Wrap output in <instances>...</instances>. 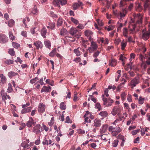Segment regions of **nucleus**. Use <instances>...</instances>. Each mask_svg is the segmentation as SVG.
I'll return each mask as SVG.
<instances>
[{"instance_id":"obj_62","label":"nucleus","mask_w":150,"mask_h":150,"mask_svg":"<svg viewBox=\"0 0 150 150\" xmlns=\"http://www.w3.org/2000/svg\"><path fill=\"white\" fill-rule=\"evenodd\" d=\"M139 58L142 61L143 60V59L146 58V55L145 54L144 56L142 55V54H140L139 55Z\"/></svg>"},{"instance_id":"obj_43","label":"nucleus","mask_w":150,"mask_h":150,"mask_svg":"<svg viewBox=\"0 0 150 150\" xmlns=\"http://www.w3.org/2000/svg\"><path fill=\"white\" fill-rule=\"evenodd\" d=\"M39 80V78L38 77H35V78L31 80L30 81V82L31 83H35V82H37L38 80Z\"/></svg>"},{"instance_id":"obj_42","label":"nucleus","mask_w":150,"mask_h":150,"mask_svg":"<svg viewBox=\"0 0 150 150\" xmlns=\"http://www.w3.org/2000/svg\"><path fill=\"white\" fill-rule=\"evenodd\" d=\"M56 52V49H53L52 52L49 54V55L50 56L53 57L54 55Z\"/></svg>"},{"instance_id":"obj_40","label":"nucleus","mask_w":150,"mask_h":150,"mask_svg":"<svg viewBox=\"0 0 150 150\" xmlns=\"http://www.w3.org/2000/svg\"><path fill=\"white\" fill-rule=\"evenodd\" d=\"M9 35L10 39L12 40H13L15 39V36H14L12 32L10 31L9 33Z\"/></svg>"},{"instance_id":"obj_38","label":"nucleus","mask_w":150,"mask_h":150,"mask_svg":"<svg viewBox=\"0 0 150 150\" xmlns=\"http://www.w3.org/2000/svg\"><path fill=\"white\" fill-rule=\"evenodd\" d=\"M8 88L7 90V91L8 93H11L13 90V89L12 88V85L11 83H8Z\"/></svg>"},{"instance_id":"obj_50","label":"nucleus","mask_w":150,"mask_h":150,"mask_svg":"<svg viewBox=\"0 0 150 150\" xmlns=\"http://www.w3.org/2000/svg\"><path fill=\"white\" fill-rule=\"evenodd\" d=\"M5 63L8 65L12 64L13 63V60L10 59H8L5 61Z\"/></svg>"},{"instance_id":"obj_41","label":"nucleus","mask_w":150,"mask_h":150,"mask_svg":"<svg viewBox=\"0 0 150 150\" xmlns=\"http://www.w3.org/2000/svg\"><path fill=\"white\" fill-rule=\"evenodd\" d=\"M8 53L11 56H13L15 54V52L13 49H11L8 51Z\"/></svg>"},{"instance_id":"obj_39","label":"nucleus","mask_w":150,"mask_h":150,"mask_svg":"<svg viewBox=\"0 0 150 150\" xmlns=\"http://www.w3.org/2000/svg\"><path fill=\"white\" fill-rule=\"evenodd\" d=\"M44 130H45L46 132H47L48 131L49 128L45 125L43 124L42 125V126L41 127V130L42 131Z\"/></svg>"},{"instance_id":"obj_8","label":"nucleus","mask_w":150,"mask_h":150,"mask_svg":"<svg viewBox=\"0 0 150 150\" xmlns=\"http://www.w3.org/2000/svg\"><path fill=\"white\" fill-rule=\"evenodd\" d=\"M45 105L43 103H39L38 108V112L40 114L43 113L45 111Z\"/></svg>"},{"instance_id":"obj_3","label":"nucleus","mask_w":150,"mask_h":150,"mask_svg":"<svg viewBox=\"0 0 150 150\" xmlns=\"http://www.w3.org/2000/svg\"><path fill=\"white\" fill-rule=\"evenodd\" d=\"M102 100L103 102V105L105 107L111 106L113 102V100L110 98H107L104 96H102Z\"/></svg>"},{"instance_id":"obj_55","label":"nucleus","mask_w":150,"mask_h":150,"mask_svg":"<svg viewBox=\"0 0 150 150\" xmlns=\"http://www.w3.org/2000/svg\"><path fill=\"white\" fill-rule=\"evenodd\" d=\"M108 90L106 89L104 91V94L102 96H104V97H105V96L108 97L109 95L108 94Z\"/></svg>"},{"instance_id":"obj_2","label":"nucleus","mask_w":150,"mask_h":150,"mask_svg":"<svg viewBox=\"0 0 150 150\" xmlns=\"http://www.w3.org/2000/svg\"><path fill=\"white\" fill-rule=\"evenodd\" d=\"M120 112L121 109L119 106H115L113 108L111 113L113 115H115L117 114L118 116L117 118L115 120V122L122 120V117L120 113Z\"/></svg>"},{"instance_id":"obj_54","label":"nucleus","mask_w":150,"mask_h":150,"mask_svg":"<svg viewBox=\"0 0 150 150\" xmlns=\"http://www.w3.org/2000/svg\"><path fill=\"white\" fill-rule=\"evenodd\" d=\"M12 45L14 47L16 48H18L20 46L16 42H13L12 43Z\"/></svg>"},{"instance_id":"obj_29","label":"nucleus","mask_w":150,"mask_h":150,"mask_svg":"<svg viewBox=\"0 0 150 150\" xmlns=\"http://www.w3.org/2000/svg\"><path fill=\"white\" fill-rule=\"evenodd\" d=\"M122 27V23H119V21H118L117 24V32H121V28Z\"/></svg>"},{"instance_id":"obj_60","label":"nucleus","mask_w":150,"mask_h":150,"mask_svg":"<svg viewBox=\"0 0 150 150\" xmlns=\"http://www.w3.org/2000/svg\"><path fill=\"white\" fill-rule=\"evenodd\" d=\"M118 142V141L117 140H115L112 143L113 146L114 147H116L117 146V145Z\"/></svg>"},{"instance_id":"obj_22","label":"nucleus","mask_w":150,"mask_h":150,"mask_svg":"<svg viewBox=\"0 0 150 150\" xmlns=\"http://www.w3.org/2000/svg\"><path fill=\"white\" fill-rule=\"evenodd\" d=\"M44 43L46 47L49 49H50L51 47V43L49 40H45L44 41Z\"/></svg>"},{"instance_id":"obj_5","label":"nucleus","mask_w":150,"mask_h":150,"mask_svg":"<svg viewBox=\"0 0 150 150\" xmlns=\"http://www.w3.org/2000/svg\"><path fill=\"white\" fill-rule=\"evenodd\" d=\"M69 33L72 36L76 37L77 36L78 38V36H79L80 34L79 31L76 28L73 27L71 28Z\"/></svg>"},{"instance_id":"obj_19","label":"nucleus","mask_w":150,"mask_h":150,"mask_svg":"<svg viewBox=\"0 0 150 150\" xmlns=\"http://www.w3.org/2000/svg\"><path fill=\"white\" fill-rule=\"evenodd\" d=\"M108 125H103L102 128L100 129V134H102L105 133L107 130Z\"/></svg>"},{"instance_id":"obj_7","label":"nucleus","mask_w":150,"mask_h":150,"mask_svg":"<svg viewBox=\"0 0 150 150\" xmlns=\"http://www.w3.org/2000/svg\"><path fill=\"white\" fill-rule=\"evenodd\" d=\"M91 42V46L88 48V50L90 52H91V51L92 50L93 51L96 50L98 47V45L96 43V42L92 40L91 41H90Z\"/></svg>"},{"instance_id":"obj_20","label":"nucleus","mask_w":150,"mask_h":150,"mask_svg":"<svg viewBox=\"0 0 150 150\" xmlns=\"http://www.w3.org/2000/svg\"><path fill=\"white\" fill-rule=\"evenodd\" d=\"M31 107H28L27 108H24L22 110L21 113L22 114L25 113L30 112L31 111Z\"/></svg>"},{"instance_id":"obj_53","label":"nucleus","mask_w":150,"mask_h":150,"mask_svg":"<svg viewBox=\"0 0 150 150\" xmlns=\"http://www.w3.org/2000/svg\"><path fill=\"white\" fill-rule=\"evenodd\" d=\"M100 52L99 51H97L96 52H95L93 55V57L94 58H96L98 56L99 54L100 53Z\"/></svg>"},{"instance_id":"obj_1","label":"nucleus","mask_w":150,"mask_h":150,"mask_svg":"<svg viewBox=\"0 0 150 150\" xmlns=\"http://www.w3.org/2000/svg\"><path fill=\"white\" fill-rule=\"evenodd\" d=\"M133 16L134 21H136V24H131L129 26V30L131 31V33L134 34L135 32V28L136 26L138 25L140 26L142 23V16L140 13H134Z\"/></svg>"},{"instance_id":"obj_21","label":"nucleus","mask_w":150,"mask_h":150,"mask_svg":"<svg viewBox=\"0 0 150 150\" xmlns=\"http://www.w3.org/2000/svg\"><path fill=\"white\" fill-rule=\"evenodd\" d=\"M47 33V30L45 28H43L41 30V35L44 38H46L45 35Z\"/></svg>"},{"instance_id":"obj_23","label":"nucleus","mask_w":150,"mask_h":150,"mask_svg":"<svg viewBox=\"0 0 150 150\" xmlns=\"http://www.w3.org/2000/svg\"><path fill=\"white\" fill-rule=\"evenodd\" d=\"M1 95L3 100L5 101L7 98L10 99V97L6 93H1Z\"/></svg>"},{"instance_id":"obj_63","label":"nucleus","mask_w":150,"mask_h":150,"mask_svg":"<svg viewBox=\"0 0 150 150\" xmlns=\"http://www.w3.org/2000/svg\"><path fill=\"white\" fill-rule=\"evenodd\" d=\"M122 88V83H121L118 86L117 88L116 91L118 92H120L121 90V88Z\"/></svg>"},{"instance_id":"obj_47","label":"nucleus","mask_w":150,"mask_h":150,"mask_svg":"<svg viewBox=\"0 0 150 150\" xmlns=\"http://www.w3.org/2000/svg\"><path fill=\"white\" fill-rule=\"evenodd\" d=\"M14 23V20L13 19L10 20L8 22V25L10 27H12Z\"/></svg>"},{"instance_id":"obj_58","label":"nucleus","mask_w":150,"mask_h":150,"mask_svg":"<svg viewBox=\"0 0 150 150\" xmlns=\"http://www.w3.org/2000/svg\"><path fill=\"white\" fill-rule=\"evenodd\" d=\"M54 117H53L51 118L50 122H48V124L49 125L52 126L54 124Z\"/></svg>"},{"instance_id":"obj_45","label":"nucleus","mask_w":150,"mask_h":150,"mask_svg":"<svg viewBox=\"0 0 150 150\" xmlns=\"http://www.w3.org/2000/svg\"><path fill=\"white\" fill-rule=\"evenodd\" d=\"M127 33H128L127 29L126 28H123V35L126 37H128V36L127 35Z\"/></svg>"},{"instance_id":"obj_13","label":"nucleus","mask_w":150,"mask_h":150,"mask_svg":"<svg viewBox=\"0 0 150 150\" xmlns=\"http://www.w3.org/2000/svg\"><path fill=\"white\" fill-rule=\"evenodd\" d=\"M40 125L38 124L36 125L33 129V132L36 133L37 134H38L40 133Z\"/></svg>"},{"instance_id":"obj_44","label":"nucleus","mask_w":150,"mask_h":150,"mask_svg":"<svg viewBox=\"0 0 150 150\" xmlns=\"http://www.w3.org/2000/svg\"><path fill=\"white\" fill-rule=\"evenodd\" d=\"M95 108H96L98 109L99 111L100 110L102 109L101 105L99 103H96L95 105Z\"/></svg>"},{"instance_id":"obj_61","label":"nucleus","mask_w":150,"mask_h":150,"mask_svg":"<svg viewBox=\"0 0 150 150\" xmlns=\"http://www.w3.org/2000/svg\"><path fill=\"white\" fill-rule=\"evenodd\" d=\"M65 122L67 123H71V121L69 118V116H68L66 118Z\"/></svg>"},{"instance_id":"obj_52","label":"nucleus","mask_w":150,"mask_h":150,"mask_svg":"<svg viewBox=\"0 0 150 150\" xmlns=\"http://www.w3.org/2000/svg\"><path fill=\"white\" fill-rule=\"evenodd\" d=\"M74 52L76 54L77 56H79L80 55V52L78 49H75L74 50Z\"/></svg>"},{"instance_id":"obj_51","label":"nucleus","mask_w":150,"mask_h":150,"mask_svg":"<svg viewBox=\"0 0 150 150\" xmlns=\"http://www.w3.org/2000/svg\"><path fill=\"white\" fill-rule=\"evenodd\" d=\"M71 20L72 22L75 24L77 25L79 23V21H78L73 17H71Z\"/></svg>"},{"instance_id":"obj_25","label":"nucleus","mask_w":150,"mask_h":150,"mask_svg":"<svg viewBox=\"0 0 150 150\" xmlns=\"http://www.w3.org/2000/svg\"><path fill=\"white\" fill-rule=\"evenodd\" d=\"M132 62H130L129 63L127 64L126 67L125 68V69L128 71L129 70H131L132 69Z\"/></svg>"},{"instance_id":"obj_10","label":"nucleus","mask_w":150,"mask_h":150,"mask_svg":"<svg viewBox=\"0 0 150 150\" xmlns=\"http://www.w3.org/2000/svg\"><path fill=\"white\" fill-rule=\"evenodd\" d=\"M113 14L114 16L120 18L121 20L122 18V12L117 10H113Z\"/></svg>"},{"instance_id":"obj_35","label":"nucleus","mask_w":150,"mask_h":150,"mask_svg":"<svg viewBox=\"0 0 150 150\" xmlns=\"http://www.w3.org/2000/svg\"><path fill=\"white\" fill-rule=\"evenodd\" d=\"M99 115L103 117H105L107 116L108 113L106 111H101L99 113Z\"/></svg>"},{"instance_id":"obj_24","label":"nucleus","mask_w":150,"mask_h":150,"mask_svg":"<svg viewBox=\"0 0 150 150\" xmlns=\"http://www.w3.org/2000/svg\"><path fill=\"white\" fill-rule=\"evenodd\" d=\"M28 140H26L25 141H24L21 144V146L22 147H23L24 148H27L28 146Z\"/></svg>"},{"instance_id":"obj_4","label":"nucleus","mask_w":150,"mask_h":150,"mask_svg":"<svg viewBox=\"0 0 150 150\" xmlns=\"http://www.w3.org/2000/svg\"><path fill=\"white\" fill-rule=\"evenodd\" d=\"M67 2L66 0H54L53 1V4L55 6H59L60 4L62 6L64 5Z\"/></svg>"},{"instance_id":"obj_37","label":"nucleus","mask_w":150,"mask_h":150,"mask_svg":"<svg viewBox=\"0 0 150 150\" xmlns=\"http://www.w3.org/2000/svg\"><path fill=\"white\" fill-rule=\"evenodd\" d=\"M136 10L139 11H140L142 9V7L140 4L137 3H136Z\"/></svg>"},{"instance_id":"obj_16","label":"nucleus","mask_w":150,"mask_h":150,"mask_svg":"<svg viewBox=\"0 0 150 150\" xmlns=\"http://www.w3.org/2000/svg\"><path fill=\"white\" fill-rule=\"evenodd\" d=\"M94 126L96 127H100L101 125V121L99 119H95L94 120Z\"/></svg>"},{"instance_id":"obj_30","label":"nucleus","mask_w":150,"mask_h":150,"mask_svg":"<svg viewBox=\"0 0 150 150\" xmlns=\"http://www.w3.org/2000/svg\"><path fill=\"white\" fill-rule=\"evenodd\" d=\"M121 70H118L117 72V76L115 78V81L117 82V81L119 79V78L121 76Z\"/></svg>"},{"instance_id":"obj_12","label":"nucleus","mask_w":150,"mask_h":150,"mask_svg":"<svg viewBox=\"0 0 150 150\" xmlns=\"http://www.w3.org/2000/svg\"><path fill=\"white\" fill-rule=\"evenodd\" d=\"M35 123L36 122H34L33 118L32 117H30L29 120L26 123V125L28 127H30L32 126V125H34Z\"/></svg>"},{"instance_id":"obj_27","label":"nucleus","mask_w":150,"mask_h":150,"mask_svg":"<svg viewBox=\"0 0 150 150\" xmlns=\"http://www.w3.org/2000/svg\"><path fill=\"white\" fill-rule=\"evenodd\" d=\"M17 74V73L12 71L9 72L8 74V76L10 78H12Z\"/></svg>"},{"instance_id":"obj_48","label":"nucleus","mask_w":150,"mask_h":150,"mask_svg":"<svg viewBox=\"0 0 150 150\" xmlns=\"http://www.w3.org/2000/svg\"><path fill=\"white\" fill-rule=\"evenodd\" d=\"M145 99L144 98H142L141 97H139V104H142L144 103V101Z\"/></svg>"},{"instance_id":"obj_11","label":"nucleus","mask_w":150,"mask_h":150,"mask_svg":"<svg viewBox=\"0 0 150 150\" xmlns=\"http://www.w3.org/2000/svg\"><path fill=\"white\" fill-rule=\"evenodd\" d=\"M8 41V38L4 34H0V42L5 43Z\"/></svg>"},{"instance_id":"obj_6","label":"nucleus","mask_w":150,"mask_h":150,"mask_svg":"<svg viewBox=\"0 0 150 150\" xmlns=\"http://www.w3.org/2000/svg\"><path fill=\"white\" fill-rule=\"evenodd\" d=\"M139 82V78L135 77L132 79L130 83V84L131 87L133 88L136 86L137 84H138Z\"/></svg>"},{"instance_id":"obj_33","label":"nucleus","mask_w":150,"mask_h":150,"mask_svg":"<svg viewBox=\"0 0 150 150\" xmlns=\"http://www.w3.org/2000/svg\"><path fill=\"white\" fill-rule=\"evenodd\" d=\"M38 11L37 9V7L35 6L32 9L31 13L34 15H36L38 13Z\"/></svg>"},{"instance_id":"obj_56","label":"nucleus","mask_w":150,"mask_h":150,"mask_svg":"<svg viewBox=\"0 0 150 150\" xmlns=\"http://www.w3.org/2000/svg\"><path fill=\"white\" fill-rule=\"evenodd\" d=\"M116 62L115 61L113 60H112L111 62H110V65L112 67H114L116 65Z\"/></svg>"},{"instance_id":"obj_36","label":"nucleus","mask_w":150,"mask_h":150,"mask_svg":"<svg viewBox=\"0 0 150 150\" xmlns=\"http://www.w3.org/2000/svg\"><path fill=\"white\" fill-rule=\"evenodd\" d=\"M66 105L64 102H62L60 104V108L62 110H64L66 109Z\"/></svg>"},{"instance_id":"obj_17","label":"nucleus","mask_w":150,"mask_h":150,"mask_svg":"<svg viewBox=\"0 0 150 150\" xmlns=\"http://www.w3.org/2000/svg\"><path fill=\"white\" fill-rule=\"evenodd\" d=\"M34 44L38 49L39 48L42 49V48L43 44L40 41H36L34 43Z\"/></svg>"},{"instance_id":"obj_34","label":"nucleus","mask_w":150,"mask_h":150,"mask_svg":"<svg viewBox=\"0 0 150 150\" xmlns=\"http://www.w3.org/2000/svg\"><path fill=\"white\" fill-rule=\"evenodd\" d=\"M122 77H124L122 78V84H124L126 82V79H128V77H127V75L126 74H124L122 76Z\"/></svg>"},{"instance_id":"obj_64","label":"nucleus","mask_w":150,"mask_h":150,"mask_svg":"<svg viewBox=\"0 0 150 150\" xmlns=\"http://www.w3.org/2000/svg\"><path fill=\"white\" fill-rule=\"evenodd\" d=\"M127 100L129 102H131L132 101V97L131 95L128 94L127 96Z\"/></svg>"},{"instance_id":"obj_15","label":"nucleus","mask_w":150,"mask_h":150,"mask_svg":"<svg viewBox=\"0 0 150 150\" xmlns=\"http://www.w3.org/2000/svg\"><path fill=\"white\" fill-rule=\"evenodd\" d=\"M150 37V32L144 33H142V38L145 40H147Z\"/></svg>"},{"instance_id":"obj_49","label":"nucleus","mask_w":150,"mask_h":150,"mask_svg":"<svg viewBox=\"0 0 150 150\" xmlns=\"http://www.w3.org/2000/svg\"><path fill=\"white\" fill-rule=\"evenodd\" d=\"M67 30L64 28L60 30V34L61 35H64L66 33Z\"/></svg>"},{"instance_id":"obj_31","label":"nucleus","mask_w":150,"mask_h":150,"mask_svg":"<svg viewBox=\"0 0 150 150\" xmlns=\"http://www.w3.org/2000/svg\"><path fill=\"white\" fill-rule=\"evenodd\" d=\"M114 128L112 126H110L109 128V131L110 132H112V133L113 135H117L118 132H114L113 130L114 129Z\"/></svg>"},{"instance_id":"obj_9","label":"nucleus","mask_w":150,"mask_h":150,"mask_svg":"<svg viewBox=\"0 0 150 150\" xmlns=\"http://www.w3.org/2000/svg\"><path fill=\"white\" fill-rule=\"evenodd\" d=\"M85 35L86 36L89 41H91L93 39L92 38L93 36V33L90 31L88 30H86L85 32Z\"/></svg>"},{"instance_id":"obj_59","label":"nucleus","mask_w":150,"mask_h":150,"mask_svg":"<svg viewBox=\"0 0 150 150\" xmlns=\"http://www.w3.org/2000/svg\"><path fill=\"white\" fill-rule=\"evenodd\" d=\"M148 2L149 1L147 0L144 3V7L146 9L149 7V5Z\"/></svg>"},{"instance_id":"obj_28","label":"nucleus","mask_w":150,"mask_h":150,"mask_svg":"<svg viewBox=\"0 0 150 150\" xmlns=\"http://www.w3.org/2000/svg\"><path fill=\"white\" fill-rule=\"evenodd\" d=\"M54 23L52 22H50L49 23L48 26H47V28H50L52 30L54 28Z\"/></svg>"},{"instance_id":"obj_14","label":"nucleus","mask_w":150,"mask_h":150,"mask_svg":"<svg viewBox=\"0 0 150 150\" xmlns=\"http://www.w3.org/2000/svg\"><path fill=\"white\" fill-rule=\"evenodd\" d=\"M82 4V3L80 1H79L78 3H74L72 5L73 9L74 10H76L78 9Z\"/></svg>"},{"instance_id":"obj_26","label":"nucleus","mask_w":150,"mask_h":150,"mask_svg":"<svg viewBox=\"0 0 150 150\" xmlns=\"http://www.w3.org/2000/svg\"><path fill=\"white\" fill-rule=\"evenodd\" d=\"M64 20L61 18H59L57 22V26H61Z\"/></svg>"},{"instance_id":"obj_46","label":"nucleus","mask_w":150,"mask_h":150,"mask_svg":"<svg viewBox=\"0 0 150 150\" xmlns=\"http://www.w3.org/2000/svg\"><path fill=\"white\" fill-rule=\"evenodd\" d=\"M115 27V26L114 25H110L108 26V28H107L106 27H105V29L107 30L108 31H110L112 30Z\"/></svg>"},{"instance_id":"obj_57","label":"nucleus","mask_w":150,"mask_h":150,"mask_svg":"<svg viewBox=\"0 0 150 150\" xmlns=\"http://www.w3.org/2000/svg\"><path fill=\"white\" fill-rule=\"evenodd\" d=\"M101 139L103 140L106 141V138L107 137V135H106L105 134H101ZM107 140H106V141Z\"/></svg>"},{"instance_id":"obj_32","label":"nucleus","mask_w":150,"mask_h":150,"mask_svg":"<svg viewBox=\"0 0 150 150\" xmlns=\"http://www.w3.org/2000/svg\"><path fill=\"white\" fill-rule=\"evenodd\" d=\"M0 77L1 79V82L3 83H5L6 81V78L4 76L3 74H1L0 75Z\"/></svg>"},{"instance_id":"obj_18","label":"nucleus","mask_w":150,"mask_h":150,"mask_svg":"<svg viewBox=\"0 0 150 150\" xmlns=\"http://www.w3.org/2000/svg\"><path fill=\"white\" fill-rule=\"evenodd\" d=\"M51 89V87L50 86L47 87L46 86H44L42 88L41 91V93L44 92H49L50 91Z\"/></svg>"}]
</instances>
